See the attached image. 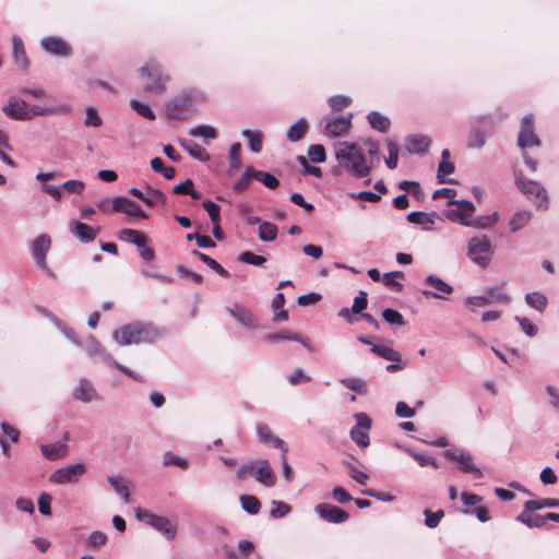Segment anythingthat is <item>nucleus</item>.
<instances>
[{
	"label": "nucleus",
	"instance_id": "f257e3e1",
	"mask_svg": "<svg viewBox=\"0 0 559 559\" xmlns=\"http://www.w3.org/2000/svg\"><path fill=\"white\" fill-rule=\"evenodd\" d=\"M335 156L340 166L356 178L366 177L371 171V160L358 143L341 142Z\"/></svg>",
	"mask_w": 559,
	"mask_h": 559
},
{
	"label": "nucleus",
	"instance_id": "f03ea898",
	"mask_svg": "<svg viewBox=\"0 0 559 559\" xmlns=\"http://www.w3.org/2000/svg\"><path fill=\"white\" fill-rule=\"evenodd\" d=\"M158 336L154 324L141 321L124 324L112 332L114 341L120 346L153 343Z\"/></svg>",
	"mask_w": 559,
	"mask_h": 559
},
{
	"label": "nucleus",
	"instance_id": "7ed1b4c3",
	"mask_svg": "<svg viewBox=\"0 0 559 559\" xmlns=\"http://www.w3.org/2000/svg\"><path fill=\"white\" fill-rule=\"evenodd\" d=\"M79 346L83 347L90 357H99L106 365L118 369L138 382H143V378L139 373L115 360L114 357L105 350L102 344L93 335H87Z\"/></svg>",
	"mask_w": 559,
	"mask_h": 559
},
{
	"label": "nucleus",
	"instance_id": "20e7f679",
	"mask_svg": "<svg viewBox=\"0 0 559 559\" xmlns=\"http://www.w3.org/2000/svg\"><path fill=\"white\" fill-rule=\"evenodd\" d=\"M495 253V246L486 235L472 237L467 241L466 255L481 269L488 267Z\"/></svg>",
	"mask_w": 559,
	"mask_h": 559
},
{
	"label": "nucleus",
	"instance_id": "39448f33",
	"mask_svg": "<svg viewBox=\"0 0 559 559\" xmlns=\"http://www.w3.org/2000/svg\"><path fill=\"white\" fill-rule=\"evenodd\" d=\"M514 179L516 187L523 194L530 199L534 198V202L538 209H548V193L538 181L524 177L521 171L514 173Z\"/></svg>",
	"mask_w": 559,
	"mask_h": 559
},
{
	"label": "nucleus",
	"instance_id": "423d86ee",
	"mask_svg": "<svg viewBox=\"0 0 559 559\" xmlns=\"http://www.w3.org/2000/svg\"><path fill=\"white\" fill-rule=\"evenodd\" d=\"M504 287L506 283L486 287L483 295L466 297L465 304L472 308L485 307L492 304L508 305L511 301V297L506 293Z\"/></svg>",
	"mask_w": 559,
	"mask_h": 559
},
{
	"label": "nucleus",
	"instance_id": "0eeeda50",
	"mask_svg": "<svg viewBox=\"0 0 559 559\" xmlns=\"http://www.w3.org/2000/svg\"><path fill=\"white\" fill-rule=\"evenodd\" d=\"M140 73L142 76L151 80L150 83L144 86L145 91L151 93H163L166 84L170 80L169 75L164 73L162 66L155 60H151L143 66L140 69Z\"/></svg>",
	"mask_w": 559,
	"mask_h": 559
},
{
	"label": "nucleus",
	"instance_id": "6e6552de",
	"mask_svg": "<svg viewBox=\"0 0 559 559\" xmlns=\"http://www.w3.org/2000/svg\"><path fill=\"white\" fill-rule=\"evenodd\" d=\"M51 247V239L48 235L41 234L37 236L31 243L32 255L36 265L49 277L56 278L55 272L46 262L47 253Z\"/></svg>",
	"mask_w": 559,
	"mask_h": 559
},
{
	"label": "nucleus",
	"instance_id": "1a4fd4ad",
	"mask_svg": "<svg viewBox=\"0 0 559 559\" xmlns=\"http://www.w3.org/2000/svg\"><path fill=\"white\" fill-rule=\"evenodd\" d=\"M135 516L138 520L162 533L167 539L175 538L177 533L176 527L167 518L153 514L151 511L142 508L135 510Z\"/></svg>",
	"mask_w": 559,
	"mask_h": 559
},
{
	"label": "nucleus",
	"instance_id": "9d476101",
	"mask_svg": "<svg viewBox=\"0 0 559 559\" xmlns=\"http://www.w3.org/2000/svg\"><path fill=\"white\" fill-rule=\"evenodd\" d=\"M448 205H454L455 207L444 212L445 218L463 226L471 221L476 210L474 203L468 200H449Z\"/></svg>",
	"mask_w": 559,
	"mask_h": 559
},
{
	"label": "nucleus",
	"instance_id": "9b49d317",
	"mask_svg": "<svg viewBox=\"0 0 559 559\" xmlns=\"http://www.w3.org/2000/svg\"><path fill=\"white\" fill-rule=\"evenodd\" d=\"M542 141L535 133L534 129V116L533 114H526L521 121V128L518 135V145L522 151H526L533 146H540Z\"/></svg>",
	"mask_w": 559,
	"mask_h": 559
},
{
	"label": "nucleus",
	"instance_id": "f8f14e48",
	"mask_svg": "<svg viewBox=\"0 0 559 559\" xmlns=\"http://www.w3.org/2000/svg\"><path fill=\"white\" fill-rule=\"evenodd\" d=\"M356 426H354L349 436L350 439L360 448H367L370 444V438L368 435L371 428V418L366 413H356L354 415Z\"/></svg>",
	"mask_w": 559,
	"mask_h": 559
},
{
	"label": "nucleus",
	"instance_id": "ddd939ff",
	"mask_svg": "<svg viewBox=\"0 0 559 559\" xmlns=\"http://www.w3.org/2000/svg\"><path fill=\"white\" fill-rule=\"evenodd\" d=\"M164 108L168 119L183 120L192 112V99L188 95H181L168 100Z\"/></svg>",
	"mask_w": 559,
	"mask_h": 559
},
{
	"label": "nucleus",
	"instance_id": "4468645a",
	"mask_svg": "<svg viewBox=\"0 0 559 559\" xmlns=\"http://www.w3.org/2000/svg\"><path fill=\"white\" fill-rule=\"evenodd\" d=\"M85 473V465L82 463L71 464L55 471L49 480L53 484H75Z\"/></svg>",
	"mask_w": 559,
	"mask_h": 559
},
{
	"label": "nucleus",
	"instance_id": "2eb2a0df",
	"mask_svg": "<svg viewBox=\"0 0 559 559\" xmlns=\"http://www.w3.org/2000/svg\"><path fill=\"white\" fill-rule=\"evenodd\" d=\"M443 455L449 460L457 462L460 464L461 472L474 474L477 478L483 477V472L473 463V456L471 453L463 450L449 449L443 452Z\"/></svg>",
	"mask_w": 559,
	"mask_h": 559
},
{
	"label": "nucleus",
	"instance_id": "dca6fc26",
	"mask_svg": "<svg viewBox=\"0 0 559 559\" xmlns=\"http://www.w3.org/2000/svg\"><path fill=\"white\" fill-rule=\"evenodd\" d=\"M353 115L349 112L346 116L325 117L324 134L330 138L342 136L352 127Z\"/></svg>",
	"mask_w": 559,
	"mask_h": 559
},
{
	"label": "nucleus",
	"instance_id": "f3484780",
	"mask_svg": "<svg viewBox=\"0 0 559 559\" xmlns=\"http://www.w3.org/2000/svg\"><path fill=\"white\" fill-rule=\"evenodd\" d=\"M314 510L322 520L333 524L344 523L349 518L345 510L331 503H319Z\"/></svg>",
	"mask_w": 559,
	"mask_h": 559
},
{
	"label": "nucleus",
	"instance_id": "a211bd4d",
	"mask_svg": "<svg viewBox=\"0 0 559 559\" xmlns=\"http://www.w3.org/2000/svg\"><path fill=\"white\" fill-rule=\"evenodd\" d=\"M114 212L124 213L132 217L147 218V214L141 209L139 204L126 197H115L112 199Z\"/></svg>",
	"mask_w": 559,
	"mask_h": 559
},
{
	"label": "nucleus",
	"instance_id": "6ab92c4d",
	"mask_svg": "<svg viewBox=\"0 0 559 559\" xmlns=\"http://www.w3.org/2000/svg\"><path fill=\"white\" fill-rule=\"evenodd\" d=\"M129 192L140 199L145 205L152 207L156 204H162V205H165L166 204V197L165 194L158 190V189H153V188H147L146 192L144 193L142 190H140L139 188H131L129 190Z\"/></svg>",
	"mask_w": 559,
	"mask_h": 559
},
{
	"label": "nucleus",
	"instance_id": "aec40b11",
	"mask_svg": "<svg viewBox=\"0 0 559 559\" xmlns=\"http://www.w3.org/2000/svg\"><path fill=\"white\" fill-rule=\"evenodd\" d=\"M72 396L83 403H91L94 400H100L95 386L86 378H81L79 380L76 388L73 390Z\"/></svg>",
	"mask_w": 559,
	"mask_h": 559
},
{
	"label": "nucleus",
	"instance_id": "412c9836",
	"mask_svg": "<svg viewBox=\"0 0 559 559\" xmlns=\"http://www.w3.org/2000/svg\"><path fill=\"white\" fill-rule=\"evenodd\" d=\"M254 479L266 487H273L275 485L276 475L266 459L257 460Z\"/></svg>",
	"mask_w": 559,
	"mask_h": 559
},
{
	"label": "nucleus",
	"instance_id": "4be33fe9",
	"mask_svg": "<svg viewBox=\"0 0 559 559\" xmlns=\"http://www.w3.org/2000/svg\"><path fill=\"white\" fill-rule=\"evenodd\" d=\"M257 436L260 442L280 449L282 453L288 452L287 444L281 438L274 436L271 428L266 424H258Z\"/></svg>",
	"mask_w": 559,
	"mask_h": 559
},
{
	"label": "nucleus",
	"instance_id": "5701e85b",
	"mask_svg": "<svg viewBox=\"0 0 559 559\" xmlns=\"http://www.w3.org/2000/svg\"><path fill=\"white\" fill-rule=\"evenodd\" d=\"M3 112L7 117L15 120L32 119L26 102L17 100L15 98H10L8 105L3 107Z\"/></svg>",
	"mask_w": 559,
	"mask_h": 559
},
{
	"label": "nucleus",
	"instance_id": "b1692460",
	"mask_svg": "<svg viewBox=\"0 0 559 559\" xmlns=\"http://www.w3.org/2000/svg\"><path fill=\"white\" fill-rule=\"evenodd\" d=\"M430 143V138L424 134H412L404 139V147L409 154L426 153Z\"/></svg>",
	"mask_w": 559,
	"mask_h": 559
},
{
	"label": "nucleus",
	"instance_id": "393cba45",
	"mask_svg": "<svg viewBox=\"0 0 559 559\" xmlns=\"http://www.w3.org/2000/svg\"><path fill=\"white\" fill-rule=\"evenodd\" d=\"M41 47L49 53L55 56H69L71 47L59 37H46L41 39Z\"/></svg>",
	"mask_w": 559,
	"mask_h": 559
},
{
	"label": "nucleus",
	"instance_id": "a878e982",
	"mask_svg": "<svg viewBox=\"0 0 559 559\" xmlns=\"http://www.w3.org/2000/svg\"><path fill=\"white\" fill-rule=\"evenodd\" d=\"M534 511H536L535 508H528L526 507V502L524 503L523 511L516 516V521L521 522L528 528H538L546 524V515H539L535 514Z\"/></svg>",
	"mask_w": 559,
	"mask_h": 559
},
{
	"label": "nucleus",
	"instance_id": "bb28decb",
	"mask_svg": "<svg viewBox=\"0 0 559 559\" xmlns=\"http://www.w3.org/2000/svg\"><path fill=\"white\" fill-rule=\"evenodd\" d=\"M227 310L235 318V320L242 326L248 329L258 328L257 320L249 309L239 305H235L234 307L228 308Z\"/></svg>",
	"mask_w": 559,
	"mask_h": 559
},
{
	"label": "nucleus",
	"instance_id": "cd10ccee",
	"mask_svg": "<svg viewBox=\"0 0 559 559\" xmlns=\"http://www.w3.org/2000/svg\"><path fill=\"white\" fill-rule=\"evenodd\" d=\"M70 231L82 242H92L98 233V229H94L85 223L73 221L70 223Z\"/></svg>",
	"mask_w": 559,
	"mask_h": 559
},
{
	"label": "nucleus",
	"instance_id": "c85d7f7f",
	"mask_svg": "<svg viewBox=\"0 0 559 559\" xmlns=\"http://www.w3.org/2000/svg\"><path fill=\"white\" fill-rule=\"evenodd\" d=\"M438 217L439 216H438L437 212L425 213V212H420V211H414V212H411L406 218L409 223L416 224V225H423L424 229L428 230V229H430L429 226L435 224V222Z\"/></svg>",
	"mask_w": 559,
	"mask_h": 559
},
{
	"label": "nucleus",
	"instance_id": "c756f323",
	"mask_svg": "<svg viewBox=\"0 0 559 559\" xmlns=\"http://www.w3.org/2000/svg\"><path fill=\"white\" fill-rule=\"evenodd\" d=\"M449 158V150H443L441 153V162L439 163L437 170V179L439 183L452 182V180H445V177L453 174L455 169L454 164L450 162Z\"/></svg>",
	"mask_w": 559,
	"mask_h": 559
},
{
	"label": "nucleus",
	"instance_id": "7c9ffc66",
	"mask_svg": "<svg viewBox=\"0 0 559 559\" xmlns=\"http://www.w3.org/2000/svg\"><path fill=\"white\" fill-rule=\"evenodd\" d=\"M13 41V59L14 62L23 70H25L28 66V60L25 53L23 40L14 35L12 37Z\"/></svg>",
	"mask_w": 559,
	"mask_h": 559
},
{
	"label": "nucleus",
	"instance_id": "2f4dec72",
	"mask_svg": "<svg viewBox=\"0 0 559 559\" xmlns=\"http://www.w3.org/2000/svg\"><path fill=\"white\" fill-rule=\"evenodd\" d=\"M498 222V213H492L489 215H478L476 217H471L468 223H465L466 227H474L477 229H487L491 228Z\"/></svg>",
	"mask_w": 559,
	"mask_h": 559
},
{
	"label": "nucleus",
	"instance_id": "473e14b6",
	"mask_svg": "<svg viewBox=\"0 0 559 559\" xmlns=\"http://www.w3.org/2000/svg\"><path fill=\"white\" fill-rule=\"evenodd\" d=\"M308 130V122L305 118L298 119L295 123H293L287 130L286 136L290 142L300 141Z\"/></svg>",
	"mask_w": 559,
	"mask_h": 559
},
{
	"label": "nucleus",
	"instance_id": "72a5a7b5",
	"mask_svg": "<svg viewBox=\"0 0 559 559\" xmlns=\"http://www.w3.org/2000/svg\"><path fill=\"white\" fill-rule=\"evenodd\" d=\"M370 127L380 132H386L390 128V119L379 111H370L367 116Z\"/></svg>",
	"mask_w": 559,
	"mask_h": 559
},
{
	"label": "nucleus",
	"instance_id": "f704fd0d",
	"mask_svg": "<svg viewBox=\"0 0 559 559\" xmlns=\"http://www.w3.org/2000/svg\"><path fill=\"white\" fill-rule=\"evenodd\" d=\"M191 254L197 257L200 261H202L204 264H206L211 270L216 272L218 275H221L223 277L230 276L229 272L226 269H224L217 261H215L207 254L202 253L195 249L191 251Z\"/></svg>",
	"mask_w": 559,
	"mask_h": 559
},
{
	"label": "nucleus",
	"instance_id": "c9c22d12",
	"mask_svg": "<svg viewBox=\"0 0 559 559\" xmlns=\"http://www.w3.org/2000/svg\"><path fill=\"white\" fill-rule=\"evenodd\" d=\"M525 302L528 307L537 310L538 312H544L547 307L548 299L546 295L540 292H532L525 295Z\"/></svg>",
	"mask_w": 559,
	"mask_h": 559
},
{
	"label": "nucleus",
	"instance_id": "e433bc0d",
	"mask_svg": "<svg viewBox=\"0 0 559 559\" xmlns=\"http://www.w3.org/2000/svg\"><path fill=\"white\" fill-rule=\"evenodd\" d=\"M119 239L124 242L133 243L136 247H143V242H146V237L143 233L131 228H123L119 233Z\"/></svg>",
	"mask_w": 559,
	"mask_h": 559
},
{
	"label": "nucleus",
	"instance_id": "4c0bfd02",
	"mask_svg": "<svg viewBox=\"0 0 559 559\" xmlns=\"http://www.w3.org/2000/svg\"><path fill=\"white\" fill-rule=\"evenodd\" d=\"M370 350L385 360L401 362V354L391 346L373 344Z\"/></svg>",
	"mask_w": 559,
	"mask_h": 559
},
{
	"label": "nucleus",
	"instance_id": "58836bf2",
	"mask_svg": "<svg viewBox=\"0 0 559 559\" xmlns=\"http://www.w3.org/2000/svg\"><path fill=\"white\" fill-rule=\"evenodd\" d=\"M180 145L197 160L207 162L210 159L207 151L195 142H180Z\"/></svg>",
	"mask_w": 559,
	"mask_h": 559
},
{
	"label": "nucleus",
	"instance_id": "ea45409f",
	"mask_svg": "<svg viewBox=\"0 0 559 559\" xmlns=\"http://www.w3.org/2000/svg\"><path fill=\"white\" fill-rule=\"evenodd\" d=\"M107 481L110 484L115 492L120 496L124 503H130V493L128 486L123 483L122 477L108 476Z\"/></svg>",
	"mask_w": 559,
	"mask_h": 559
},
{
	"label": "nucleus",
	"instance_id": "a19ab883",
	"mask_svg": "<svg viewBox=\"0 0 559 559\" xmlns=\"http://www.w3.org/2000/svg\"><path fill=\"white\" fill-rule=\"evenodd\" d=\"M277 226L271 222H262L258 228V237L261 241H274L277 237Z\"/></svg>",
	"mask_w": 559,
	"mask_h": 559
},
{
	"label": "nucleus",
	"instance_id": "79ce46f5",
	"mask_svg": "<svg viewBox=\"0 0 559 559\" xmlns=\"http://www.w3.org/2000/svg\"><path fill=\"white\" fill-rule=\"evenodd\" d=\"M241 135L245 136L248 141V145L251 152L260 153L262 151V132L261 131H252L249 129H245L241 131Z\"/></svg>",
	"mask_w": 559,
	"mask_h": 559
},
{
	"label": "nucleus",
	"instance_id": "37998d69",
	"mask_svg": "<svg viewBox=\"0 0 559 559\" xmlns=\"http://www.w3.org/2000/svg\"><path fill=\"white\" fill-rule=\"evenodd\" d=\"M532 214L528 211H519L514 213L512 218L510 219V229L512 233H515L522 229L524 226L528 224L531 221Z\"/></svg>",
	"mask_w": 559,
	"mask_h": 559
},
{
	"label": "nucleus",
	"instance_id": "c03bdc74",
	"mask_svg": "<svg viewBox=\"0 0 559 559\" xmlns=\"http://www.w3.org/2000/svg\"><path fill=\"white\" fill-rule=\"evenodd\" d=\"M397 278H404V273L402 271L384 273L382 276L383 284L386 287L395 292H402L403 285L397 281Z\"/></svg>",
	"mask_w": 559,
	"mask_h": 559
},
{
	"label": "nucleus",
	"instance_id": "a18cd8bd",
	"mask_svg": "<svg viewBox=\"0 0 559 559\" xmlns=\"http://www.w3.org/2000/svg\"><path fill=\"white\" fill-rule=\"evenodd\" d=\"M240 503L243 511L251 515L258 514L261 509V503L255 496L243 495L240 497Z\"/></svg>",
	"mask_w": 559,
	"mask_h": 559
},
{
	"label": "nucleus",
	"instance_id": "49530a36",
	"mask_svg": "<svg viewBox=\"0 0 559 559\" xmlns=\"http://www.w3.org/2000/svg\"><path fill=\"white\" fill-rule=\"evenodd\" d=\"M425 284L429 285V286L433 287L435 289H437L438 292L447 294V295H450L453 293V287L450 284H448L442 278H440L436 275H432V274L425 277Z\"/></svg>",
	"mask_w": 559,
	"mask_h": 559
},
{
	"label": "nucleus",
	"instance_id": "de8ad7c7",
	"mask_svg": "<svg viewBox=\"0 0 559 559\" xmlns=\"http://www.w3.org/2000/svg\"><path fill=\"white\" fill-rule=\"evenodd\" d=\"M340 382L348 390H352L359 394L367 393L366 382L361 378H357V377L343 378L340 380Z\"/></svg>",
	"mask_w": 559,
	"mask_h": 559
},
{
	"label": "nucleus",
	"instance_id": "09e8293b",
	"mask_svg": "<svg viewBox=\"0 0 559 559\" xmlns=\"http://www.w3.org/2000/svg\"><path fill=\"white\" fill-rule=\"evenodd\" d=\"M252 175L255 180L262 182L269 189L274 190L280 186L278 179L270 173L262 171V170H255L253 168Z\"/></svg>",
	"mask_w": 559,
	"mask_h": 559
},
{
	"label": "nucleus",
	"instance_id": "8fccbe9b",
	"mask_svg": "<svg viewBox=\"0 0 559 559\" xmlns=\"http://www.w3.org/2000/svg\"><path fill=\"white\" fill-rule=\"evenodd\" d=\"M151 167L154 171L159 173L166 179H173L175 177L176 170L174 167H166L164 162L159 157H154L151 159Z\"/></svg>",
	"mask_w": 559,
	"mask_h": 559
},
{
	"label": "nucleus",
	"instance_id": "3c124183",
	"mask_svg": "<svg viewBox=\"0 0 559 559\" xmlns=\"http://www.w3.org/2000/svg\"><path fill=\"white\" fill-rule=\"evenodd\" d=\"M382 318L390 325L404 326L406 324L403 316L392 308H385L382 311Z\"/></svg>",
	"mask_w": 559,
	"mask_h": 559
},
{
	"label": "nucleus",
	"instance_id": "603ef678",
	"mask_svg": "<svg viewBox=\"0 0 559 559\" xmlns=\"http://www.w3.org/2000/svg\"><path fill=\"white\" fill-rule=\"evenodd\" d=\"M189 134L192 136H202L204 139H215L217 136L214 127L209 124H199L189 130Z\"/></svg>",
	"mask_w": 559,
	"mask_h": 559
},
{
	"label": "nucleus",
	"instance_id": "864d4df0",
	"mask_svg": "<svg viewBox=\"0 0 559 559\" xmlns=\"http://www.w3.org/2000/svg\"><path fill=\"white\" fill-rule=\"evenodd\" d=\"M405 452L409 456H412L418 463V465L421 466V467L429 466V465L435 467V468L438 467V463H437L436 459L432 457V456L415 452V451H413L412 449H408V448H405Z\"/></svg>",
	"mask_w": 559,
	"mask_h": 559
},
{
	"label": "nucleus",
	"instance_id": "5fc2aeb1",
	"mask_svg": "<svg viewBox=\"0 0 559 559\" xmlns=\"http://www.w3.org/2000/svg\"><path fill=\"white\" fill-rule=\"evenodd\" d=\"M386 145H388L389 156L384 159L385 165L388 166L389 169H395L397 167V162H399L397 143L392 140H388Z\"/></svg>",
	"mask_w": 559,
	"mask_h": 559
},
{
	"label": "nucleus",
	"instance_id": "6e6d98bb",
	"mask_svg": "<svg viewBox=\"0 0 559 559\" xmlns=\"http://www.w3.org/2000/svg\"><path fill=\"white\" fill-rule=\"evenodd\" d=\"M130 107L136 111V114L147 120H155L156 116L151 107L146 104H143L136 99H132L130 102Z\"/></svg>",
	"mask_w": 559,
	"mask_h": 559
},
{
	"label": "nucleus",
	"instance_id": "4d7b16f0",
	"mask_svg": "<svg viewBox=\"0 0 559 559\" xmlns=\"http://www.w3.org/2000/svg\"><path fill=\"white\" fill-rule=\"evenodd\" d=\"M253 167L248 166L243 175L234 182V190L236 192H243L248 189L251 179L253 178Z\"/></svg>",
	"mask_w": 559,
	"mask_h": 559
},
{
	"label": "nucleus",
	"instance_id": "13d9d810",
	"mask_svg": "<svg viewBox=\"0 0 559 559\" xmlns=\"http://www.w3.org/2000/svg\"><path fill=\"white\" fill-rule=\"evenodd\" d=\"M163 464L165 466L175 465L182 469H186L188 467V462L186 459L180 457L179 455L175 454L171 451H167L163 455Z\"/></svg>",
	"mask_w": 559,
	"mask_h": 559
},
{
	"label": "nucleus",
	"instance_id": "bf43d9fd",
	"mask_svg": "<svg viewBox=\"0 0 559 559\" xmlns=\"http://www.w3.org/2000/svg\"><path fill=\"white\" fill-rule=\"evenodd\" d=\"M238 261L246 264L260 266L265 263L266 259L263 255L255 254L251 251H243L238 255Z\"/></svg>",
	"mask_w": 559,
	"mask_h": 559
},
{
	"label": "nucleus",
	"instance_id": "052dcab7",
	"mask_svg": "<svg viewBox=\"0 0 559 559\" xmlns=\"http://www.w3.org/2000/svg\"><path fill=\"white\" fill-rule=\"evenodd\" d=\"M357 143L362 148V152L366 151L370 156L369 160L372 162L373 158L379 159V143L377 141H373L372 139H364Z\"/></svg>",
	"mask_w": 559,
	"mask_h": 559
},
{
	"label": "nucleus",
	"instance_id": "680f3d73",
	"mask_svg": "<svg viewBox=\"0 0 559 559\" xmlns=\"http://www.w3.org/2000/svg\"><path fill=\"white\" fill-rule=\"evenodd\" d=\"M85 115L86 116L84 119V126L94 127V128H98L102 126L103 120L94 107H92V106L86 107Z\"/></svg>",
	"mask_w": 559,
	"mask_h": 559
},
{
	"label": "nucleus",
	"instance_id": "e2e57ef3",
	"mask_svg": "<svg viewBox=\"0 0 559 559\" xmlns=\"http://www.w3.org/2000/svg\"><path fill=\"white\" fill-rule=\"evenodd\" d=\"M526 507L535 508L536 510H540L544 508H559V500L554 498H544L539 500H528L526 501Z\"/></svg>",
	"mask_w": 559,
	"mask_h": 559
},
{
	"label": "nucleus",
	"instance_id": "0e129e2a",
	"mask_svg": "<svg viewBox=\"0 0 559 559\" xmlns=\"http://www.w3.org/2000/svg\"><path fill=\"white\" fill-rule=\"evenodd\" d=\"M240 150L241 144L239 142L233 143L229 147V167L233 170L240 168Z\"/></svg>",
	"mask_w": 559,
	"mask_h": 559
},
{
	"label": "nucleus",
	"instance_id": "69168bd1",
	"mask_svg": "<svg viewBox=\"0 0 559 559\" xmlns=\"http://www.w3.org/2000/svg\"><path fill=\"white\" fill-rule=\"evenodd\" d=\"M290 510V507L286 502L273 500L270 514L274 519H281L286 516Z\"/></svg>",
	"mask_w": 559,
	"mask_h": 559
},
{
	"label": "nucleus",
	"instance_id": "338daca9",
	"mask_svg": "<svg viewBox=\"0 0 559 559\" xmlns=\"http://www.w3.org/2000/svg\"><path fill=\"white\" fill-rule=\"evenodd\" d=\"M308 156L313 163H323L326 159V154L323 145L312 144L308 148Z\"/></svg>",
	"mask_w": 559,
	"mask_h": 559
},
{
	"label": "nucleus",
	"instance_id": "774afa93",
	"mask_svg": "<svg viewBox=\"0 0 559 559\" xmlns=\"http://www.w3.org/2000/svg\"><path fill=\"white\" fill-rule=\"evenodd\" d=\"M64 449L62 444H44L40 447L43 455L48 460H55L60 456L61 451Z\"/></svg>",
	"mask_w": 559,
	"mask_h": 559
}]
</instances>
